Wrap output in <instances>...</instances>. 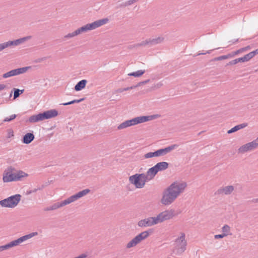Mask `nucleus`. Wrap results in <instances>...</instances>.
Listing matches in <instances>:
<instances>
[{
	"label": "nucleus",
	"instance_id": "obj_1",
	"mask_svg": "<svg viewBox=\"0 0 258 258\" xmlns=\"http://www.w3.org/2000/svg\"><path fill=\"white\" fill-rule=\"evenodd\" d=\"M186 185L185 182H174L163 191L161 203L164 205H170L183 192Z\"/></svg>",
	"mask_w": 258,
	"mask_h": 258
},
{
	"label": "nucleus",
	"instance_id": "obj_2",
	"mask_svg": "<svg viewBox=\"0 0 258 258\" xmlns=\"http://www.w3.org/2000/svg\"><path fill=\"white\" fill-rule=\"evenodd\" d=\"M15 170V168L10 166L5 170L3 176V180L4 182L22 181L23 178L28 176L27 173L22 170H19L17 173H13Z\"/></svg>",
	"mask_w": 258,
	"mask_h": 258
},
{
	"label": "nucleus",
	"instance_id": "obj_3",
	"mask_svg": "<svg viewBox=\"0 0 258 258\" xmlns=\"http://www.w3.org/2000/svg\"><path fill=\"white\" fill-rule=\"evenodd\" d=\"M108 21V19L106 18L95 21L91 23L87 24L75 30V33L79 35L82 33L95 29L106 24Z\"/></svg>",
	"mask_w": 258,
	"mask_h": 258
},
{
	"label": "nucleus",
	"instance_id": "obj_4",
	"mask_svg": "<svg viewBox=\"0 0 258 258\" xmlns=\"http://www.w3.org/2000/svg\"><path fill=\"white\" fill-rule=\"evenodd\" d=\"M22 196L20 194L11 196L6 199L0 201V205L2 207L14 208L16 207L21 201Z\"/></svg>",
	"mask_w": 258,
	"mask_h": 258
},
{
	"label": "nucleus",
	"instance_id": "obj_5",
	"mask_svg": "<svg viewBox=\"0 0 258 258\" xmlns=\"http://www.w3.org/2000/svg\"><path fill=\"white\" fill-rule=\"evenodd\" d=\"M130 182L134 185L137 188H142L144 187L147 182L145 174L136 173L129 177Z\"/></svg>",
	"mask_w": 258,
	"mask_h": 258
},
{
	"label": "nucleus",
	"instance_id": "obj_6",
	"mask_svg": "<svg viewBox=\"0 0 258 258\" xmlns=\"http://www.w3.org/2000/svg\"><path fill=\"white\" fill-rule=\"evenodd\" d=\"M176 245L173 249V253L176 255L181 254L186 249L187 244L185 240V234L181 233V236L176 239Z\"/></svg>",
	"mask_w": 258,
	"mask_h": 258
},
{
	"label": "nucleus",
	"instance_id": "obj_7",
	"mask_svg": "<svg viewBox=\"0 0 258 258\" xmlns=\"http://www.w3.org/2000/svg\"><path fill=\"white\" fill-rule=\"evenodd\" d=\"M173 216L174 211L173 210H166L159 213L157 217H155V218L158 224L171 219Z\"/></svg>",
	"mask_w": 258,
	"mask_h": 258
},
{
	"label": "nucleus",
	"instance_id": "obj_8",
	"mask_svg": "<svg viewBox=\"0 0 258 258\" xmlns=\"http://www.w3.org/2000/svg\"><path fill=\"white\" fill-rule=\"evenodd\" d=\"M90 191V190L88 188L85 189L83 190H81V191L77 192V194L70 197L66 200H64L63 201L64 204H65V205L69 204L78 200L79 199L85 196L87 194H88Z\"/></svg>",
	"mask_w": 258,
	"mask_h": 258
},
{
	"label": "nucleus",
	"instance_id": "obj_9",
	"mask_svg": "<svg viewBox=\"0 0 258 258\" xmlns=\"http://www.w3.org/2000/svg\"><path fill=\"white\" fill-rule=\"evenodd\" d=\"M157 224L155 217H150L142 219L138 222V226L140 227H147Z\"/></svg>",
	"mask_w": 258,
	"mask_h": 258
},
{
	"label": "nucleus",
	"instance_id": "obj_10",
	"mask_svg": "<svg viewBox=\"0 0 258 258\" xmlns=\"http://www.w3.org/2000/svg\"><path fill=\"white\" fill-rule=\"evenodd\" d=\"M233 190L234 186L232 185H228L224 187H221L215 192V195H220L222 194L229 195H230Z\"/></svg>",
	"mask_w": 258,
	"mask_h": 258
},
{
	"label": "nucleus",
	"instance_id": "obj_11",
	"mask_svg": "<svg viewBox=\"0 0 258 258\" xmlns=\"http://www.w3.org/2000/svg\"><path fill=\"white\" fill-rule=\"evenodd\" d=\"M43 119H48L57 116L58 114L57 110L56 109H50L41 112Z\"/></svg>",
	"mask_w": 258,
	"mask_h": 258
},
{
	"label": "nucleus",
	"instance_id": "obj_12",
	"mask_svg": "<svg viewBox=\"0 0 258 258\" xmlns=\"http://www.w3.org/2000/svg\"><path fill=\"white\" fill-rule=\"evenodd\" d=\"M178 147V145L177 144H173L165 148L158 149L157 150L158 153V156L159 157L164 156Z\"/></svg>",
	"mask_w": 258,
	"mask_h": 258
},
{
	"label": "nucleus",
	"instance_id": "obj_13",
	"mask_svg": "<svg viewBox=\"0 0 258 258\" xmlns=\"http://www.w3.org/2000/svg\"><path fill=\"white\" fill-rule=\"evenodd\" d=\"M31 36H27L23 38H21L13 41H9L6 42L7 47L11 46L12 45L17 46L23 43L26 40H28L31 38Z\"/></svg>",
	"mask_w": 258,
	"mask_h": 258
},
{
	"label": "nucleus",
	"instance_id": "obj_14",
	"mask_svg": "<svg viewBox=\"0 0 258 258\" xmlns=\"http://www.w3.org/2000/svg\"><path fill=\"white\" fill-rule=\"evenodd\" d=\"M153 229H149L146 231H144L139 233L137 235L139 240L140 242L147 238L150 235L153 233L154 232Z\"/></svg>",
	"mask_w": 258,
	"mask_h": 258
},
{
	"label": "nucleus",
	"instance_id": "obj_15",
	"mask_svg": "<svg viewBox=\"0 0 258 258\" xmlns=\"http://www.w3.org/2000/svg\"><path fill=\"white\" fill-rule=\"evenodd\" d=\"M157 173L158 172L154 166L149 168L147 171L146 174H145V177L147 182L153 179Z\"/></svg>",
	"mask_w": 258,
	"mask_h": 258
},
{
	"label": "nucleus",
	"instance_id": "obj_16",
	"mask_svg": "<svg viewBox=\"0 0 258 258\" xmlns=\"http://www.w3.org/2000/svg\"><path fill=\"white\" fill-rule=\"evenodd\" d=\"M35 136L33 133H28L23 136L22 142L25 144H29L34 139Z\"/></svg>",
	"mask_w": 258,
	"mask_h": 258
},
{
	"label": "nucleus",
	"instance_id": "obj_17",
	"mask_svg": "<svg viewBox=\"0 0 258 258\" xmlns=\"http://www.w3.org/2000/svg\"><path fill=\"white\" fill-rule=\"evenodd\" d=\"M168 167L169 163L164 161L158 162L155 166H154V167L158 172L159 171H164L167 169Z\"/></svg>",
	"mask_w": 258,
	"mask_h": 258
},
{
	"label": "nucleus",
	"instance_id": "obj_18",
	"mask_svg": "<svg viewBox=\"0 0 258 258\" xmlns=\"http://www.w3.org/2000/svg\"><path fill=\"white\" fill-rule=\"evenodd\" d=\"M127 120L129 122L130 126L145 122L144 116H138Z\"/></svg>",
	"mask_w": 258,
	"mask_h": 258
},
{
	"label": "nucleus",
	"instance_id": "obj_19",
	"mask_svg": "<svg viewBox=\"0 0 258 258\" xmlns=\"http://www.w3.org/2000/svg\"><path fill=\"white\" fill-rule=\"evenodd\" d=\"M42 120H43V119L41 112H40L37 114L31 116L28 119V121L31 123L37 122Z\"/></svg>",
	"mask_w": 258,
	"mask_h": 258
},
{
	"label": "nucleus",
	"instance_id": "obj_20",
	"mask_svg": "<svg viewBox=\"0 0 258 258\" xmlns=\"http://www.w3.org/2000/svg\"><path fill=\"white\" fill-rule=\"evenodd\" d=\"M87 81L86 80H82L80 81L75 85L74 89L76 91H79L85 88Z\"/></svg>",
	"mask_w": 258,
	"mask_h": 258
},
{
	"label": "nucleus",
	"instance_id": "obj_21",
	"mask_svg": "<svg viewBox=\"0 0 258 258\" xmlns=\"http://www.w3.org/2000/svg\"><path fill=\"white\" fill-rule=\"evenodd\" d=\"M149 45L151 46L159 43H161L163 40L164 38L162 37H158L156 38H150L148 39Z\"/></svg>",
	"mask_w": 258,
	"mask_h": 258
},
{
	"label": "nucleus",
	"instance_id": "obj_22",
	"mask_svg": "<svg viewBox=\"0 0 258 258\" xmlns=\"http://www.w3.org/2000/svg\"><path fill=\"white\" fill-rule=\"evenodd\" d=\"M141 242L139 240L137 236H136L133 239L128 242L126 245V248H131L133 247L136 246Z\"/></svg>",
	"mask_w": 258,
	"mask_h": 258
},
{
	"label": "nucleus",
	"instance_id": "obj_23",
	"mask_svg": "<svg viewBox=\"0 0 258 258\" xmlns=\"http://www.w3.org/2000/svg\"><path fill=\"white\" fill-rule=\"evenodd\" d=\"M37 235H38V233L37 232H32V233H29L28 234L25 235L24 236H23L20 237L19 238H20L21 242L22 243L23 242L32 238V237H33L34 236Z\"/></svg>",
	"mask_w": 258,
	"mask_h": 258
},
{
	"label": "nucleus",
	"instance_id": "obj_24",
	"mask_svg": "<svg viewBox=\"0 0 258 258\" xmlns=\"http://www.w3.org/2000/svg\"><path fill=\"white\" fill-rule=\"evenodd\" d=\"M248 151H251L248 143L241 146L238 150L239 153H244Z\"/></svg>",
	"mask_w": 258,
	"mask_h": 258
},
{
	"label": "nucleus",
	"instance_id": "obj_25",
	"mask_svg": "<svg viewBox=\"0 0 258 258\" xmlns=\"http://www.w3.org/2000/svg\"><path fill=\"white\" fill-rule=\"evenodd\" d=\"M17 75H18L17 72L16 71V69H14L3 74V77L4 78H8Z\"/></svg>",
	"mask_w": 258,
	"mask_h": 258
},
{
	"label": "nucleus",
	"instance_id": "obj_26",
	"mask_svg": "<svg viewBox=\"0 0 258 258\" xmlns=\"http://www.w3.org/2000/svg\"><path fill=\"white\" fill-rule=\"evenodd\" d=\"M145 73V70H139L137 72L130 73L128 74L129 76H133L134 77H140Z\"/></svg>",
	"mask_w": 258,
	"mask_h": 258
},
{
	"label": "nucleus",
	"instance_id": "obj_27",
	"mask_svg": "<svg viewBox=\"0 0 258 258\" xmlns=\"http://www.w3.org/2000/svg\"><path fill=\"white\" fill-rule=\"evenodd\" d=\"M13 91L14 92L13 99L14 100L19 97L21 94L24 93V89L20 90L18 88H14Z\"/></svg>",
	"mask_w": 258,
	"mask_h": 258
},
{
	"label": "nucleus",
	"instance_id": "obj_28",
	"mask_svg": "<svg viewBox=\"0 0 258 258\" xmlns=\"http://www.w3.org/2000/svg\"><path fill=\"white\" fill-rule=\"evenodd\" d=\"M250 150H253L258 147V137L253 141L248 143Z\"/></svg>",
	"mask_w": 258,
	"mask_h": 258
},
{
	"label": "nucleus",
	"instance_id": "obj_29",
	"mask_svg": "<svg viewBox=\"0 0 258 258\" xmlns=\"http://www.w3.org/2000/svg\"><path fill=\"white\" fill-rule=\"evenodd\" d=\"M160 116H161V115L158 114H154V115H152L144 116L145 122L150 121V120H153V119L158 118L160 117Z\"/></svg>",
	"mask_w": 258,
	"mask_h": 258
},
{
	"label": "nucleus",
	"instance_id": "obj_30",
	"mask_svg": "<svg viewBox=\"0 0 258 258\" xmlns=\"http://www.w3.org/2000/svg\"><path fill=\"white\" fill-rule=\"evenodd\" d=\"M85 98H82L80 99H74V100H73L68 102L61 103V104H60V105L66 106V105H68L73 104L74 103H80V102L84 101L85 100Z\"/></svg>",
	"mask_w": 258,
	"mask_h": 258
},
{
	"label": "nucleus",
	"instance_id": "obj_31",
	"mask_svg": "<svg viewBox=\"0 0 258 258\" xmlns=\"http://www.w3.org/2000/svg\"><path fill=\"white\" fill-rule=\"evenodd\" d=\"M66 206L64 204V202L61 201V202H57L54 204H53L52 206H51L52 210H54L56 209H57L60 207H63Z\"/></svg>",
	"mask_w": 258,
	"mask_h": 258
},
{
	"label": "nucleus",
	"instance_id": "obj_32",
	"mask_svg": "<svg viewBox=\"0 0 258 258\" xmlns=\"http://www.w3.org/2000/svg\"><path fill=\"white\" fill-rule=\"evenodd\" d=\"M158 156V153L157 150L153 152H149L144 155V157L146 159L151 158Z\"/></svg>",
	"mask_w": 258,
	"mask_h": 258
},
{
	"label": "nucleus",
	"instance_id": "obj_33",
	"mask_svg": "<svg viewBox=\"0 0 258 258\" xmlns=\"http://www.w3.org/2000/svg\"><path fill=\"white\" fill-rule=\"evenodd\" d=\"M30 68H31V67L29 66V67H25L16 69L17 75H18L20 74H23V73H25L26 71H27Z\"/></svg>",
	"mask_w": 258,
	"mask_h": 258
},
{
	"label": "nucleus",
	"instance_id": "obj_34",
	"mask_svg": "<svg viewBox=\"0 0 258 258\" xmlns=\"http://www.w3.org/2000/svg\"><path fill=\"white\" fill-rule=\"evenodd\" d=\"M238 58V60L240 62H244L245 61H247L249 60L250 59H251V56H250V54L249 53L248 54L245 55L243 57H239Z\"/></svg>",
	"mask_w": 258,
	"mask_h": 258
},
{
	"label": "nucleus",
	"instance_id": "obj_35",
	"mask_svg": "<svg viewBox=\"0 0 258 258\" xmlns=\"http://www.w3.org/2000/svg\"><path fill=\"white\" fill-rule=\"evenodd\" d=\"M129 122H128V120H125V121L123 122L122 123H120L118 126L117 129L118 130H122L123 128H125L126 127H129Z\"/></svg>",
	"mask_w": 258,
	"mask_h": 258
},
{
	"label": "nucleus",
	"instance_id": "obj_36",
	"mask_svg": "<svg viewBox=\"0 0 258 258\" xmlns=\"http://www.w3.org/2000/svg\"><path fill=\"white\" fill-rule=\"evenodd\" d=\"M21 241L20 239V238H18L16 240H13V241H11L10 242H9V244H10V246L11 247H13L14 246H17L18 245H19L20 243H21Z\"/></svg>",
	"mask_w": 258,
	"mask_h": 258
},
{
	"label": "nucleus",
	"instance_id": "obj_37",
	"mask_svg": "<svg viewBox=\"0 0 258 258\" xmlns=\"http://www.w3.org/2000/svg\"><path fill=\"white\" fill-rule=\"evenodd\" d=\"M230 227L228 225H224L223 227L222 228V231L223 232V234H226V236H227L229 234V233L230 232Z\"/></svg>",
	"mask_w": 258,
	"mask_h": 258
},
{
	"label": "nucleus",
	"instance_id": "obj_38",
	"mask_svg": "<svg viewBox=\"0 0 258 258\" xmlns=\"http://www.w3.org/2000/svg\"><path fill=\"white\" fill-rule=\"evenodd\" d=\"M251 49V46H249V45H248L246 47H243V48H241L239 49H238L236 51H235V53L237 55L240 53H242L243 52H244V51H246L248 50H249Z\"/></svg>",
	"mask_w": 258,
	"mask_h": 258
},
{
	"label": "nucleus",
	"instance_id": "obj_39",
	"mask_svg": "<svg viewBox=\"0 0 258 258\" xmlns=\"http://www.w3.org/2000/svg\"><path fill=\"white\" fill-rule=\"evenodd\" d=\"M16 117H17V115L13 114V115H11L9 117H6L4 119V122L11 121L14 120Z\"/></svg>",
	"mask_w": 258,
	"mask_h": 258
},
{
	"label": "nucleus",
	"instance_id": "obj_40",
	"mask_svg": "<svg viewBox=\"0 0 258 258\" xmlns=\"http://www.w3.org/2000/svg\"><path fill=\"white\" fill-rule=\"evenodd\" d=\"M150 81V80L148 79V80H145L143 81L140 82L137 85H135V88H137V87L141 86L143 85L146 84L148 83Z\"/></svg>",
	"mask_w": 258,
	"mask_h": 258
},
{
	"label": "nucleus",
	"instance_id": "obj_41",
	"mask_svg": "<svg viewBox=\"0 0 258 258\" xmlns=\"http://www.w3.org/2000/svg\"><path fill=\"white\" fill-rule=\"evenodd\" d=\"M10 248L11 247L9 243L5 245L0 246V252L6 249H8Z\"/></svg>",
	"mask_w": 258,
	"mask_h": 258
},
{
	"label": "nucleus",
	"instance_id": "obj_42",
	"mask_svg": "<svg viewBox=\"0 0 258 258\" xmlns=\"http://www.w3.org/2000/svg\"><path fill=\"white\" fill-rule=\"evenodd\" d=\"M78 35L77 34L75 33V31L72 33H69L68 34L64 36V38L66 39H69L75 37Z\"/></svg>",
	"mask_w": 258,
	"mask_h": 258
},
{
	"label": "nucleus",
	"instance_id": "obj_43",
	"mask_svg": "<svg viewBox=\"0 0 258 258\" xmlns=\"http://www.w3.org/2000/svg\"><path fill=\"white\" fill-rule=\"evenodd\" d=\"M239 62V61L238 60V58H236L235 59L230 61L228 63H227L226 64V66L236 64V63H237Z\"/></svg>",
	"mask_w": 258,
	"mask_h": 258
},
{
	"label": "nucleus",
	"instance_id": "obj_44",
	"mask_svg": "<svg viewBox=\"0 0 258 258\" xmlns=\"http://www.w3.org/2000/svg\"><path fill=\"white\" fill-rule=\"evenodd\" d=\"M147 42H148V39L146 40L145 41H143L141 43L136 44V46L140 47V46H145L146 45H149V43H147Z\"/></svg>",
	"mask_w": 258,
	"mask_h": 258
},
{
	"label": "nucleus",
	"instance_id": "obj_45",
	"mask_svg": "<svg viewBox=\"0 0 258 258\" xmlns=\"http://www.w3.org/2000/svg\"><path fill=\"white\" fill-rule=\"evenodd\" d=\"M49 56H46V57H41V58H38L36 59H35L34 60V62L35 63H40V62H41L42 61H44V60H45L46 59H47L48 58H49Z\"/></svg>",
	"mask_w": 258,
	"mask_h": 258
},
{
	"label": "nucleus",
	"instance_id": "obj_46",
	"mask_svg": "<svg viewBox=\"0 0 258 258\" xmlns=\"http://www.w3.org/2000/svg\"><path fill=\"white\" fill-rule=\"evenodd\" d=\"M223 59H226L225 55L220 56L217 57H215L214 58L212 59L211 61H219V60H222Z\"/></svg>",
	"mask_w": 258,
	"mask_h": 258
},
{
	"label": "nucleus",
	"instance_id": "obj_47",
	"mask_svg": "<svg viewBox=\"0 0 258 258\" xmlns=\"http://www.w3.org/2000/svg\"><path fill=\"white\" fill-rule=\"evenodd\" d=\"M8 132V135L7 138H10L14 136V132L12 128L8 129L7 130Z\"/></svg>",
	"mask_w": 258,
	"mask_h": 258
},
{
	"label": "nucleus",
	"instance_id": "obj_48",
	"mask_svg": "<svg viewBox=\"0 0 258 258\" xmlns=\"http://www.w3.org/2000/svg\"><path fill=\"white\" fill-rule=\"evenodd\" d=\"M237 131H238V127H237V125H235V126H234L233 127H232L230 130H228L227 131V133L230 134H232L233 133H234L235 132H237Z\"/></svg>",
	"mask_w": 258,
	"mask_h": 258
},
{
	"label": "nucleus",
	"instance_id": "obj_49",
	"mask_svg": "<svg viewBox=\"0 0 258 258\" xmlns=\"http://www.w3.org/2000/svg\"><path fill=\"white\" fill-rule=\"evenodd\" d=\"M235 53V51L232 52L230 53H228L227 55H225L226 59L232 58L234 57L235 55H237Z\"/></svg>",
	"mask_w": 258,
	"mask_h": 258
},
{
	"label": "nucleus",
	"instance_id": "obj_50",
	"mask_svg": "<svg viewBox=\"0 0 258 258\" xmlns=\"http://www.w3.org/2000/svg\"><path fill=\"white\" fill-rule=\"evenodd\" d=\"M247 125H248L247 123H243L237 125V126L238 127V130H239L241 128L245 127Z\"/></svg>",
	"mask_w": 258,
	"mask_h": 258
},
{
	"label": "nucleus",
	"instance_id": "obj_51",
	"mask_svg": "<svg viewBox=\"0 0 258 258\" xmlns=\"http://www.w3.org/2000/svg\"><path fill=\"white\" fill-rule=\"evenodd\" d=\"M251 58H253L255 55L258 54V48L249 53Z\"/></svg>",
	"mask_w": 258,
	"mask_h": 258
},
{
	"label": "nucleus",
	"instance_id": "obj_52",
	"mask_svg": "<svg viewBox=\"0 0 258 258\" xmlns=\"http://www.w3.org/2000/svg\"><path fill=\"white\" fill-rule=\"evenodd\" d=\"M226 236V234H223V233L222 234H217V235H215L214 236V238L215 239H220V238H223V237Z\"/></svg>",
	"mask_w": 258,
	"mask_h": 258
},
{
	"label": "nucleus",
	"instance_id": "obj_53",
	"mask_svg": "<svg viewBox=\"0 0 258 258\" xmlns=\"http://www.w3.org/2000/svg\"><path fill=\"white\" fill-rule=\"evenodd\" d=\"M137 2V0H128L125 2V4L126 6H128L132 5V4L135 3Z\"/></svg>",
	"mask_w": 258,
	"mask_h": 258
},
{
	"label": "nucleus",
	"instance_id": "obj_54",
	"mask_svg": "<svg viewBox=\"0 0 258 258\" xmlns=\"http://www.w3.org/2000/svg\"><path fill=\"white\" fill-rule=\"evenodd\" d=\"M8 47L6 42L0 43V51Z\"/></svg>",
	"mask_w": 258,
	"mask_h": 258
},
{
	"label": "nucleus",
	"instance_id": "obj_55",
	"mask_svg": "<svg viewBox=\"0 0 258 258\" xmlns=\"http://www.w3.org/2000/svg\"><path fill=\"white\" fill-rule=\"evenodd\" d=\"M38 191V189L37 188H34V189L33 190H27V192H26V195H29L33 192H36Z\"/></svg>",
	"mask_w": 258,
	"mask_h": 258
},
{
	"label": "nucleus",
	"instance_id": "obj_56",
	"mask_svg": "<svg viewBox=\"0 0 258 258\" xmlns=\"http://www.w3.org/2000/svg\"><path fill=\"white\" fill-rule=\"evenodd\" d=\"M214 49H212V50H208L206 52H200V53H199L197 55H204V54H206L207 53H210Z\"/></svg>",
	"mask_w": 258,
	"mask_h": 258
},
{
	"label": "nucleus",
	"instance_id": "obj_57",
	"mask_svg": "<svg viewBox=\"0 0 258 258\" xmlns=\"http://www.w3.org/2000/svg\"><path fill=\"white\" fill-rule=\"evenodd\" d=\"M135 88H135V85H134V86H132L131 87L124 88L123 90H124V91H127V90H131V89H135Z\"/></svg>",
	"mask_w": 258,
	"mask_h": 258
},
{
	"label": "nucleus",
	"instance_id": "obj_58",
	"mask_svg": "<svg viewBox=\"0 0 258 258\" xmlns=\"http://www.w3.org/2000/svg\"><path fill=\"white\" fill-rule=\"evenodd\" d=\"M162 85L163 84L161 82H159L155 85V88L158 89L160 88Z\"/></svg>",
	"mask_w": 258,
	"mask_h": 258
},
{
	"label": "nucleus",
	"instance_id": "obj_59",
	"mask_svg": "<svg viewBox=\"0 0 258 258\" xmlns=\"http://www.w3.org/2000/svg\"><path fill=\"white\" fill-rule=\"evenodd\" d=\"M126 7V5L125 4V2L122 3V4H120L119 6L117 7V8H122V7Z\"/></svg>",
	"mask_w": 258,
	"mask_h": 258
},
{
	"label": "nucleus",
	"instance_id": "obj_60",
	"mask_svg": "<svg viewBox=\"0 0 258 258\" xmlns=\"http://www.w3.org/2000/svg\"><path fill=\"white\" fill-rule=\"evenodd\" d=\"M136 47H138V46H136V44H133V45H130L128 46V48L130 49H133L134 48H136Z\"/></svg>",
	"mask_w": 258,
	"mask_h": 258
},
{
	"label": "nucleus",
	"instance_id": "obj_61",
	"mask_svg": "<svg viewBox=\"0 0 258 258\" xmlns=\"http://www.w3.org/2000/svg\"><path fill=\"white\" fill-rule=\"evenodd\" d=\"M51 210H52L51 206L46 207L44 209V211H48Z\"/></svg>",
	"mask_w": 258,
	"mask_h": 258
},
{
	"label": "nucleus",
	"instance_id": "obj_62",
	"mask_svg": "<svg viewBox=\"0 0 258 258\" xmlns=\"http://www.w3.org/2000/svg\"><path fill=\"white\" fill-rule=\"evenodd\" d=\"M6 87V85L5 84H0V91L4 89Z\"/></svg>",
	"mask_w": 258,
	"mask_h": 258
},
{
	"label": "nucleus",
	"instance_id": "obj_63",
	"mask_svg": "<svg viewBox=\"0 0 258 258\" xmlns=\"http://www.w3.org/2000/svg\"><path fill=\"white\" fill-rule=\"evenodd\" d=\"M123 88H119L116 90V92L118 93H122L124 91V90H123Z\"/></svg>",
	"mask_w": 258,
	"mask_h": 258
},
{
	"label": "nucleus",
	"instance_id": "obj_64",
	"mask_svg": "<svg viewBox=\"0 0 258 258\" xmlns=\"http://www.w3.org/2000/svg\"><path fill=\"white\" fill-rule=\"evenodd\" d=\"M251 202L253 203H258V198L252 199Z\"/></svg>",
	"mask_w": 258,
	"mask_h": 258
}]
</instances>
